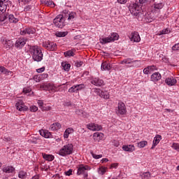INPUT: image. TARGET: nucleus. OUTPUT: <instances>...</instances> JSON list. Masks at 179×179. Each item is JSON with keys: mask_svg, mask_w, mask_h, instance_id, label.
<instances>
[{"mask_svg": "<svg viewBox=\"0 0 179 179\" xmlns=\"http://www.w3.org/2000/svg\"><path fill=\"white\" fill-rule=\"evenodd\" d=\"M36 29L34 28L27 27L20 31L21 36H26V34H34Z\"/></svg>", "mask_w": 179, "mask_h": 179, "instance_id": "nucleus-10", "label": "nucleus"}, {"mask_svg": "<svg viewBox=\"0 0 179 179\" xmlns=\"http://www.w3.org/2000/svg\"><path fill=\"white\" fill-rule=\"evenodd\" d=\"M122 149L125 152H132L135 150V146L134 145H123Z\"/></svg>", "mask_w": 179, "mask_h": 179, "instance_id": "nucleus-18", "label": "nucleus"}, {"mask_svg": "<svg viewBox=\"0 0 179 179\" xmlns=\"http://www.w3.org/2000/svg\"><path fill=\"white\" fill-rule=\"evenodd\" d=\"M165 82L166 85H169V86H174L176 83H177V80H176L174 78H168L165 80Z\"/></svg>", "mask_w": 179, "mask_h": 179, "instance_id": "nucleus-17", "label": "nucleus"}, {"mask_svg": "<svg viewBox=\"0 0 179 179\" xmlns=\"http://www.w3.org/2000/svg\"><path fill=\"white\" fill-rule=\"evenodd\" d=\"M53 23L56 27L59 29H62L65 26V18H64V15H57L54 20Z\"/></svg>", "mask_w": 179, "mask_h": 179, "instance_id": "nucleus-4", "label": "nucleus"}, {"mask_svg": "<svg viewBox=\"0 0 179 179\" xmlns=\"http://www.w3.org/2000/svg\"><path fill=\"white\" fill-rule=\"evenodd\" d=\"M42 156L43 159H45V160H48V162H52V160H54L55 159L54 155H51L42 153Z\"/></svg>", "mask_w": 179, "mask_h": 179, "instance_id": "nucleus-25", "label": "nucleus"}, {"mask_svg": "<svg viewBox=\"0 0 179 179\" xmlns=\"http://www.w3.org/2000/svg\"><path fill=\"white\" fill-rule=\"evenodd\" d=\"M163 6H164V5L163 4V3H155L154 4V8L155 9H162Z\"/></svg>", "mask_w": 179, "mask_h": 179, "instance_id": "nucleus-36", "label": "nucleus"}, {"mask_svg": "<svg viewBox=\"0 0 179 179\" xmlns=\"http://www.w3.org/2000/svg\"><path fill=\"white\" fill-rule=\"evenodd\" d=\"M4 46L6 50H10V48L13 47V41H12V40H6Z\"/></svg>", "mask_w": 179, "mask_h": 179, "instance_id": "nucleus-22", "label": "nucleus"}, {"mask_svg": "<svg viewBox=\"0 0 179 179\" xmlns=\"http://www.w3.org/2000/svg\"><path fill=\"white\" fill-rule=\"evenodd\" d=\"M87 128L90 131H101V125L94 123H90L87 124Z\"/></svg>", "mask_w": 179, "mask_h": 179, "instance_id": "nucleus-9", "label": "nucleus"}, {"mask_svg": "<svg viewBox=\"0 0 179 179\" xmlns=\"http://www.w3.org/2000/svg\"><path fill=\"white\" fill-rule=\"evenodd\" d=\"M169 33H170V29H162V30L160 31V34H169Z\"/></svg>", "mask_w": 179, "mask_h": 179, "instance_id": "nucleus-46", "label": "nucleus"}, {"mask_svg": "<svg viewBox=\"0 0 179 179\" xmlns=\"http://www.w3.org/2000/svg\"><path fill=\"white\" fill-rule=\"evenodd\" d=\"M136 62H138V60H136V61H132V59L131 58H127V59H125L124 60H122L120 64H132V66H136L135 65V64H136Z\"/></svg>", "mask_w": 179, "mask_h": 179, "instance_id": "nucleus-20", "label": "nucleus"}, {"mask_svg": "<svg viewBox=\"0 0 179 179\" xmlns=\"http://www.w3.org/2000/svg\"><path fill=\"white\" fill-rule=\"evenodd\" d=\"M160 141H162V136L159 134H157L156 136L154 138L151 149H155V148H156V146L159 145Z\"/></svg>", "mask_w": 179, "mask_h": 179, "instance_id": "nucleus-15", "label": "nucleus"}, {"mask_svg": "<svg viewBox=\"0 0 179 179\" xmlns=\"http://www.w3.org/2000/svg\"><path fill=\"white\" fill-rule=\"evenodd\" d=\"M44 71H45V69L44 67H42L41 69H38L36 70V72H38V73H41V72H44Z\"/></svg>", "mask_w": 179, "mask_h": 179, "instance_id": "nucleus-57", "label": "nucleus"}, {"mask_svg": "<svg viewBox=\"0 0 179 179\" xmlns=\"http://www.w3.org/2000/svg\"><path fill=\"white\" fill-rule=\"evenodd\" d=\"M38 110V108L36 106H32L30 107V111H31L32 113H36V111H37Z\"/></svg>", "mask_w": 179, "mask_h": 179, "instance_id": "nucleus-49", "label": "nucleus"}, {"mask_svg": "<svg viewBox=\"0 0 179 179\" xmlns=\"http://www.w3.org/2000/svg\"><path fill=\"white\" fill-rule=\"evenodd\" d=\"M57 48V44L52 42V51H54V50H56Z\"/></svg>", "mask_w": 179, "mask_h": 179, "instance_id": "nucleus-63", "label": "nucleus"}, {"mask_svg": "<svg viewBox=\"0 0 179 179\" xmlns=\"http://www.w3.org/2000/svg\"><path fill=\"white\" fill-rule=\"evenodd\" d=\"M44 2L48 6H52V8H54V6H55V3H54V1H52L45 0Z\"/></svg>", "mask_w": 179, "mask_h": 179, "instance_id": "nucleus-32", "label": "nucleus"}, {"mask_svg": "<svg viewBox=\"0 0 179 179\" xmlns=\"http://www.w3.org/2000/svg\"><path fill=\"white\" fill-rule=\"evenodd\" d=\"M94 139H96V138H99V139H101V138H103V136H104V134L103 133H94Z\"/></svg>", "mask_w": 179, "mask_h": 179, "instance_id": "nucleus-34", "label": "nucleus"}, {"mask_svg": "<svg viewBox=\"0 0 179 179\" xmlns=\"http://www.w3.org/2000/svg\"><path fill=\"white\" fill-rule=\"evenodd\" d=\"M25 176H26V172L23 171H20L18 174L19 178H24Z\"/></svg>", "mask_w": 179, "mask_h": 179, "instance_id": "nucleus-45", "label": "nucleus"}, {"mask_svg": "<svg viewBox=\"0 0 179 179\" xmlns=\"http://www.w3.org/2000/svg\"><path fill=\"white\" fill-rule=\"evenodd\" d=\"M64 55L66 57H73V55H75V53H73V52L71 51V50H69V51L64 52Z\"/></svg>", "mask_w": 179, "mask_h": 179, "instance_id": "nucleus-37", "label": "nucleus"}, {"mask_svg": "<svg viewBox=\"0 0 179 179\" xmlns=\"http://www.w3.org/2000/svg\"><path fill=\"white\" fill-rule=\"evenodd\" d=\"M50 130L51 131H57L58 129L57 128V126H55V123H53L52 124H51L50 126Z\"/></svg>", "mask_w": 179, "mask_h": 179, "instance_id": "nucleus-52", "label": "nucleus"}, {"mask_svg": "<svg viewBox=\"0 0 179 179\" xmlns=\"http://www.w3.org/2000/svg\"><path fill=\"white\" fill-rule=\"evenodd\" d=\"M91 83L94 85V86H103L104 81L99 78H95L91 80Z\"/></svg>", "mask_w": 179, "mask_h": 179, "instance_id": "nucleus-13", "label": "nucleus"}, {"mask_svg": "<svg viewBox=\"0 0 179 179\" xmlns=\"http://www.w3.org/2000/svg\"><path fill=\"white\" fill-rule=\"evenodd\" d=\"M66 131H67V133H68L69 134H72V132H73V129H72V128L66 129Z\"/></svg>", "mask_w": 179, "mask_h": 179, "instance_id": "nucleus-62", "label": "nucleus"}, {"mask_svg": "<svg viewBox=\"0 0 179 179\" xmlns=\"http://www.w3.org/2000/svg\"><path fill=\"white\" fill-rule=\"evenodd\" d=\"M66 176H72V169H69L67 171L64 172Z\"/></svg>", "mask_w": 179, "mask_h": 179, "instance_id": "nucleus-60", "label": "nucleus"}, {"mask_svg": "<svg viewBox=\"0 0 179 179\" xmlns=\"http://www.w3.org/2000/svg\"><path fill=\"white\" fill-rule=\"evenodd\" d=\"M145 20L148 23H150L155 20V18L152 17L150 15H148L145 17Z\"/></svg>", "mask_w": 179, "mask_h": 179, "instance_id": "nucleus-42", "label": "nucleus"}, {"mask_svg": "<svg viewBox=\"0 0 179 179\" xmlns=\"http://www.w3.org/2000/svg\"><path fill=\"white\" fill-rule=\"evenodd\" d=\"M62 15H64V19L65 21V19L68 20L69 17V11L64 10Z\"/></svg>", "mask_w": 179, "mask_h": 179, "instance_id": "nucleus-43", "label": "nucleus"}, {"mask_svg": "<svg viewBox=\"0 0 179 179\" xmlns=\"http://www.w3.org/2000/svg\"><path fill=\"white\" fill-rule=\"evenodd\" d=\"M4 75H8V76H12L13 74V72L8 70L7 69H6L4 70Z\"/></svg>", "mask_w": 179, "mask_h": 179, "instance_id": "nucleus-51", "label": "nucleus"}, {"mask_svg": "<svg viewBox=\"0 0 179 179\" xmlns=\"http://www.w3.org/2000/svg\"><path fill=\"white\" fill-rule=\"evenodd\" d=\"M27 39L20 38L15 42V47L17 48H22L26 44Z\"/></svg>", "mask_w": 179, "mask_h": 179, "instance_id": "nucleus-12", "label": "nucleus"}, {"mask_svg": "<svg viewBox=\"0 0 179 179\" xmlns=\"http://www.w3.org/2000/svg\"><path fill=\"white\" fill-rule=\"evenodd\" d=\"M106 171H107V168L106 167H102V168L99 169V173L101 174V176H103V174L106 173Z\"/></svg>", "mask_w": 179, "mask_h": 179, "instance_id": "nucleus-38", "label": "nucleus"}, {"mask_svg": "<svg viewBox=\"0 0 179 179\" xmlns=\"http://www.w3.org/2000/svg\"><path fill=\"white\" fill-rule=\"evenodd\" d=\"M118 167V163H113L110 166V169H117Z\"/></svg>", "mask_w": 179, "mask_h": 179, "instance_id": "nucleus-59", "label": "nucleus"}, {"mask_svg": "<svg viewBox=\"0 0 179 179\" xmlns=\"http://www.w3.org/2000/svg\"><path fill=\"white\" fill-rule=\"evenodd\" d=\"M91 155L94 159H101V157H103L102 155H96L93 152H91Z\"/></svg>", "mask_w": 179, "mask_h": 179, "instance_id": "nucleus-44", "label": "nucleus"}, {"mask_svg": "<svg viewBox=\"0 0 179 179\" xmlns=\"http://www.w3.org/2000/svg\"><path fill=\"white\" fill-rule=\"evenodd\" d=\"M57 37H65V36H68V31H60L56 33Z\"/></svg>", "mask_w": 179, "mask_h": 179, "instance_id": "nucleus-31", "label": "nucleus"}, {"mask_svg": "<svg viewBox=\"0 0 179 179\" xmlns=\"http://www.w3.org/2000/svg\"><path fill=\"white\" fill-rule=\"evenodd\" d=\"M76 87H77V92H79V90H82V89H85V84L76 85Z\"/></svg>", "mask_w": 179, "mask_h": 179, "instance_id": "nucleus-40", "label": "nucleus"}, {"mask_svg": "<svg viewBox=\"0 0 179 179\" xmlns=\"http://www.w3.org/2000/svg\"><path fill=\"white\" fill-rule=\"evenodd\" d=\"M7 19H8L10 23H17V22H19V20L15 17V16L12 14L8 15L7 16Z\"/></svg>", "mask_w": 179, "mask_h": 179, "instance_id": "nucleus-23", "label": "nucleus"}, {"mask_svg": "<svg viewBox=\"0 0 179 179\" xmlns=\"http://www.w3.org/2000/svg\"><path fill=\"white\" fill-rule=\"evenodd\" d=\"M150 177H151L150 172H144L141 175L142 179H149L150 178Z\"/></svg>", "mask_w": 179, "mask_h": 179, "instance_id": "nucleus-30", "label": "nucleus"}, {"mask_svg": "<svg viewBox=\"0 0 179 179\" xmlns=\"http://www.w3.org/2000/svg\"><path fill=\"white\" fill-rule=\"evenodd\" d=\"M73 152V145L72 144H66L59 151V155L64 157L67 156V155H72Z\"/></svg>", "mask_w": 179, "mask_h": 179, "instance_id": "nucleus-3", "label": "nucleus"}, {"mask_svg": "<svg viewBox=\"0 0 179 179\" xmlns=\"http://www.w3.org/2000/svg\"><path fill=\"white\" fill-rule=\"evenodd\" d=\"M148 70L150 71V73H151V72H153V71L157 70V68L155 65L149 66H148Z\"/></svg>", "mask_w": 179, "mask_h": 179, "instance_id": "nucleus-41", "label": "nucleus"}, {"mask_svg": "<svg viewBox=\"0 0 179 179\" xmlns=\"http://www.w3.org/2000/svg\"><path fill=\"white\" fill-rule=\"evenodd\" d=\"M148 145V141H142L138 143V148H145Z\"/></svg>", "mask_w": 179, "mask_h": 179, "instance_id": "nucleus-35", "label": "nucleus"}, {"mask_svg": "<svg viewBox=\"0 0 179 179\" xmlns=\"http://www.w3.org/2000/svg\"><path fill=\"white\" fill-rule=\"evenodd\" d=\"M101 69L102 71H110L111 69V64L104 62L101 64Z\"/></svg>", "mask_w": 179, "mask_h": 179, "instance_id": "nucleus-19", "label": "nucleus"}, {"mask_svg": "<svg viewBox=\"0 0 179 179\" xmlns=\"http://www.w3.org/2000/svg\"><path fill=\"white\" fill-rule=\"evenodd\" d=\"M90 170V167L89 166H83L81 165L77 171L78 176H80V174H83L84 176V178H87V171Z\"/></svg>", "mask_w": 179, "mask_h": 179, "instance_id": "nucleus-7", "label": "nucleus"}, {"mask_svg": "<svg viewBox=\"0 0 179 179\" xmlns=\"http://www.w3.org/2000/svg\"><path fill=\"white\" fill-rule=\"evenodd\" d=\"M40 78H41V79H45V78H48V74L43 73V74L40 76Z\"/></svg>", "mask_w": 179, "mask_h": 179, "instance_id": "nucleus-56", "label": "nucleus"}, {"mask_svg": "<svg viewBox=\"0 0 179 179\" xmlns=\"http://www.w3.org/2000/svg\"><path fill=\"white\" fill-rule=\"evenodd\" d=\"M55 125L56 126V128L57 129H61V124H59V123H58V122H56V123H55Z\"/></svg>", "mask_w": 179, "mask_h": 179, "instance_id": "nucleus-64", "label": "nucleus"}, {"mask_svg": "<svg viewBox=\"0 0 179 179\" xmlns=\"http://www.w3.org/2000/svg\"><path fill=\"white\" fill-rule=\"evenodd\" d=\"M172 148H173V149H175V150H177L178 152H179V144H178V143H174L172 145Z\"/></svg>", "mask_w": 179, "mask_h": 179, "instance_id": "nucleus-50", "label": "nucleus"}, {"mask_svg": "<svg viewBox=\"0 0 179 179\" xmlns=\"http://www.w3.org/2000/svg\"><path fill=\"white\" fill-rule=\"evenodd\" d=\"M38 104L39 107L41 108V107H43V106H44V102L42 100H38Z\"/></svg>", "mask_w": 179, "mask_h": 179, "instance_id": "nucleus-58", "label": "nucleus"}, {"mask_svg": "<svg viewBox=\"0 0 179 179\" xmlns=\"http://www.w3.org/2000/svg\"><path fill=\"white\" fill-rule=\"evenodd\" d=\"M29 51L32 55L33 59L36 61V62L43 61V52L38 46H31Z\"/></svg>", "mask_w": 179, "mask_h": 179, "instance_id": "nucleus-1", "label": "nucleus"}, {"mask_svg": "<svg viewBox=\"0 0 179 179\" xmlns=\"http://www.w3.org/2000/svg\"><path fill=\"white\" fill-rule=\"evenodd\" d=\"M118 34L113 33L110 36L100 39V43L101 44H107V43H111V41H115V40H118Z\"/></svg>", "mask_w": 179, "mask_h": 179, "instance_id": "nucleus-5", "label": "nucleus"}, {"mask_svg": "<svg viewBox=\"0 0 179 179\" xmlns=\"http://www.w3.org/2000/svg\"><path fill=\"white\" fill-rule=\"evenodd\" d=\"M15 107L18 111H26L27 110V106L24 105V103L20 101L17 102Z\"/></svg>", "mask_w": 179, "mask_h": 179, "instance_id": "nucleus-11", "label": "nucleus"}, {"mask_svg": "<svg viewBox=\"0 0 179 179\" xmlns=\"http://www.w3.org/2000/svg\"><path fill=\"white\" fill-rule=\"evenodd\" d=\"M75 17H76V13H75V12H69L68 20H73Z\"/></svg>", "mask_w": 179, "mask_h": 179, "instance_id": "nucleus-29", "label": "nucleus"}, {"mask_svg": "<svg viewBox=\"0 0 179 179\" xmlns=\"http://www.w3.org/2000/svg\"><path fill=\"white\" fill-rule=\"evenodd\" d=\"M99 94L100 97H103V99H105V100L110 99V95L107 92L99 91Z\"/></svg>", "mask_w": 179, "mask_h": 179, "instance_id": "nucleus-24", "label": "nucleus"}, {"mask_svg": "<svg viewBox=\"0 0 179 179\" xmlns=\"http://www.w3.org/2000/svg\"><path fill=\"white\" fill-rule=\"evenodd\" d=\"M83 65V62H76V66H77V68H80V66H82Z\"/></svg>", "mask_w": 179, "mask_h": 179, "instance_id": "nucleus-53", "label": "nucleus"}, {"mask_svg": "<svg viewBox=\"0 0 179 179\" xmlns=\"http://www.w3.org/2000/svg\"><path fill=\"white\" fill-rule=\"evenodd\" d=\"M8 20V15L2 14L0 15V25L1 24H5L6 23V20Z\"/></svg>", "mask_w": 179, "mask_h": 179, "instance_id": "nucleus-21", "label": "nucleus"}, {"mask_svg": "<svg viewBox=\"0 0 179 179\" xmlns=\"http://www.w3.org/2000/svg\"><path fill=\"white\" fill-rule=\"evenodd\" d=\"M31 89H30V87H25L23 89V93H24L25 94H27L28 93H31Z\"/></svg>", "mask_w": 179, "mask_h": 179, "instance_id": "nucleus-48", "label": "nucleus"}, {"mask_svg": "<svg viewBox=\"0 0 179 179\" xmlns=\"http://www.w3.org/2000/svg\"><path fill=\"white\" fill-rule=\"evenodd\" d=\"M50 136H51V133L48 132L46 130V131L45 132V136H43V138H50Z\"/></svg>", "mask_w": 179, "mask_h": 179, "instance_id": "nucleus-55", "label": "nucleus"}, {"mask_svg": "<svg viewBox=\"0 0 179 179\" xmlns=\"http://www.w3.org/2000/svg\"><path fill=\"white\" fill-rule=\"evenodd\" d=\"M5 69L6 68L3 66H0V73H3L4 75L5 73Z\"/></svg>", "mask_w": 179, "mask_h": 179, "instance_id": "nucleus-61", "label": "nucleus"}, {"mask_svg": "<svg viewBox=\"0 0 179 179\" xmlns=\"http://www.w3.org/2000/svg\"><path fill=\"white\" fill-rule=\"evenodd\" d=\"M131 41H134V43H139L141 41V36L138 32L134 31L131 33V37L130 38Z\"/></svg>", "mask_w": 179, "mask_h": 179, "instance_id": "nucleus-14", "label": "nucleus"}, {"mask_svg": "<svg viewBox=\"0 0 179 179\" xmlns=\"http://www.w3.org/2000/svg\"><path fill=\"white\" fill-rule=\"evenodd\" d=\"M76 114H78V115H80V114L84 117V118H87V115H89L87 113L83 112L80 110H77L76 111Z\"/></svg>", "mask_w": 179, "mask_h": 179, "instance_id": "nucleus-33", "label": "nucleus"}, {"mask_svg": "<svg viewBox=\"0 0 179 179\" xmlns=\"http://www.w3.org/2000/svg\"><path fill=\"white\" fill-rule=\"evenodd\" d=\"M149 0H139V3L142 6L148 5L149 3Z\"/></svg>", "mask_w": 179, "mask_h": 179, "instance_id": "nucleus-47", "label": "nucleus"}, {"mask_svg": "<svg viewBox=\"0 0 179 179\" xmlns=\"http://www.w3.org/2000/svg\"><path fill=\"white\" fill-rule=\"evenodd\" d=\"M143 73H145V75H149V73H150V71L148 67L145 68V69H143Z\"/></svg>", "mask_w": 179, "mask_h": 179, "instance_id": "nucleus-54", "label": "nucleus"}, {"mask_svg": "<svg viewBox=\"0 0 179 179\" xmlns=\"http://www.w3.org/2000/svg\"><path fill=\"white\" fill-rule=\"evenodd\" d=\"M116 113L120 115H125V114H127L125 103L123 102L118 103L117 107L116 108Z\"/></svg>", "mask_w": 179, "mask_h": 179, "instance_id": "nucleus-6", "label": "nucleus"}, {"mask_svg": "<svg viewBox=\"0 0 179 179\" xmlns=\"http://www.w3.org/2000/svg\"><path fill=\"white\" fill-rule=\"evenodd\" d=\"M9 5V0H0V12L5 13L6 9Z\"/></svg>", "mask_w": 179, "mask_h": 179, "instance_id": "nucleus-8", "label": "nucleus"}, {"mask_svg": "<svg viewBox=\"0 0 179 179\" xmlns=\"http://www.w3.org/2000/svg\"><path fill=\"white\" fill-rule=\"evenodd\" d=\"M160 79H162V74L159 72L154 73L151 76V80H152V82H157L160 80Z\"/></svg>", "mask_w": 179, "mask_h": 179, "instance_id": "nucleus-16", "label": "nucleus"}, {"mask_svg": "<svg viewBox=\"0 0 179 179\" xmlns=\"http://www.w3.org/2000/svg\"><path fill=\"white\" fill-rule=\"evenodd\" d=\"M3 173H13L15 168L13 166H5L3 168Z\"/></svg>", "mask_w": 179, "mask_h": 179, "instance_id": "nucleus-26", "label": "nucleus"}, {"mask_svg": "<svg viewBox=\"0 0 179 179\" xmlns=\"http://www.w3.org/2000/svg\"><path fill=\"white\" fill-rule=\"evenodd\" d=\"M41 89H43V90H52L54 89V86L50 84L48 85H41Z\"/></svg>", "mask_w": 179, "mask_h": 179, "instance_id": "nucleus-27", "label": "nucleus"}, {"mask_svg": "<svg viewBox=\"0 0 179 179\" xmlns=\"http://www.w3.org/2000/svg\"><path fill=\"white\" fill-rule=\"evenodd\" d=\"M76 92H78L76 85H73V86L69 90V93H75Z\"/></svg>", "mask_w": 179, "mask_h": 179, "instance_id": "nucleus-39", "label": "nucleus"}, {"mask_svg": "<svg viewBox=\"0 0 179 179\" xmlns=\"http://www.w3.org/2000/svg\"><path fill=\"white\" fill-rule=\"evenodd\" d=\"M62 66L63 69L67 72L69 71V69H71V64H66V62H62Z\"/></svg>", "mask_w": 179, "mask_h": 179, "instance_id": "nucleus-28", "label": "nucleus"}, {"mask_svg": "<svg viewBox=\"0 0 179 179\" xmlns=\"http://www.w3.org/2000/svg\"><path fill=\"white\" fill-rule=\"evenodd\" d=\"M141 9H142V5L136 3L130 4L129 6V10H130L131 15H133V16H137V17H139L141 15H142V13L139 12Z\"/></svg>", "mask_w": 179, "mask_h": 179, "instance_id": "nucleus-2", "label": "nucleus"}]
</instances>
